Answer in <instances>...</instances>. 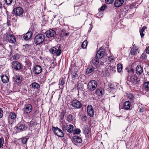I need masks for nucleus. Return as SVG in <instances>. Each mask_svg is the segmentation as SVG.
<instances>
[{"label":"nucleus","instance_id":"44","mask_svg":"<svg viewBox=\"0 0 149 149\" xmlns=\"http://www.w3.org/2000/svg\"><path fill=\"white\" fill-rule=\"evenodd\" d=\"M59 81V84L60 85L63 86L65 84V81L63 79H61Z\"/></svg>","mask_w":149,"mask_h":149},{"label":"nucleus","instance_id":"46","mask_svg":"<svg viewBox=\"0 0 149 149\" xmlns=\"http://www.w3.org/2000/svg\"><path fill=\"white\" fill-rule=\"evenodd\" d=\"M128 98L131 100H133L134 99V97L132 94H129L128 96Z\"/></svg>","mask_w":149,"mask_h":149},{"label":"nucleus","instance_id":"9","mask_svg":"<svg viewBox=\"0 0 149 149\" xmlns=\"http://www.w3.org/2000/svg\"><path fill=\"white\" fill-rule=\"evenodd\" d=\"M71 105L75 108L77 109L80 108L82 106L81 102L76 99L72 100L71 102Z\"/></svg>","mask_w":149,"mask_h":149},{"label":"nucleus","instance_id":"37","mask_svg":"<svg viewBox=\"0 0 149 149\" xmlns=\"http://www.w3.org/2000/svg\"><path fill=\"white\" fill-rule=\"evenodd\" d=\"M123 68V66L121 64H118L117 65V69L118 72H120L121 71Z\"/></svg>","mask_w":149,"mask_h":149},{"label":"nucleus","instance_id":"53","mask_svg":"<svg viewBox=\"0 0 149 149\" xmlns=\"http://www.w3.org/2000/svg\"><path fill=\"white\" fill-rule=\"evenodd\" d=\"M110 89H109V90H110V91H111L112 90H113L114 89V88L112 86V84H110V87H109Z\"/></svg>","mask_w":149,"mask_h":149},{"label":"nucleus","instance_id":"15","mask_svg":"<svg viewBox=\"0 0 149 149\" xmlns=\"http://www.w3.org/2000/svg\"><path fill=\"white\" fill-rule=\"evenodd\" d=\"M105 54V52L104 49H99L97 52L96 57L98 58H101L104 56Z\"/></svg>","mask_w":149,"mask_h":149},{"label":"nucleus","instance_id":"20","mask_svg":"<svg viewBox=\"0 0 149 149\" xmlns=\"http://www.w3.org/2000/svg\"><path fill=\"white\" fill-rule=\"evenodd\" d=\"M131 105V103L129 101H126L124 104L123 108L126 110H128L130 108Z\"/></svg>","mask_w":149,"mask_h":149},{"label":"nucleus","instance_id":"47","mask_svg":"<svg viewBox=\"0 0 149 149\" xmlns=\"http://www.w3.org/2000/svg\"><path fill=\"white\" fill-rule=\"evenodd\" d=\"M106 2L108 4H111L112 3L113 1L114 0H105Z\"/></svg>","mask_w":149,"mask_h":149},{"label":"nucleus","instance_id":"41","mask_svg":"<svg viewBox=\"0 0 149 149\" xmlns=\"http://www.w3.org/2000/svg\"><path fill=\"white\" fill-rule=\"evenodd\" d=\"M28 139L25 137H23L21 139V141L22 143L25 144L26 143Z\"/></svg>","mask_w":149,"mask_h":149},{"label":"nucleus","instance_id":"45","mask_svg":"<svg viewBox=\"0 0 149 149\" xmlns=\"http://www.w3.org/2000/svg\"><path fill=\"white\" fill-rule=\"evenodd\" d=\"M19 58V56L18 54H15L13 57V59L14 60H16L18 59Z\"/></svg>","mask_w":149,"mask_h":149},{"label":"nucleus","instance_id":"48","mask_svg":"<svg viewBox=\"0 0 149 149\" xmlns=\"http://www.w3.org/2000/svg\"><path fill=\"white\" fill-rule=\"evenodd\" d=\"M15 17H14L12 18V20L13 22H15L17 21V17L16 16V15H15Z\"/></svg>","mask_w":149,"mask_h":149},{"label":"nucleus","instance_id":"60","mask_svg":"<svg viewBox=\"0 0 149 149\" xmlns=\"http://www.w3.org/2000/svg\"><path fill=\"white\" fill-rule=\"evenodd\" d=\"M14 16V15H13V17Z\"/></svg>","mask_w":149,"mask_h":149},{"label":"nucleus","instance_id":"25","mask_svg":"<svg viewBox=\"0 0 149 149\" xmlns=\"http://www.w3.org/2000/svg\"><path fill=\"white\" fill-rule=\"evenodd\" d=\"M69 34V33L67 32L64 29H62L60 32V36L62 37L68 36Z\"/></svg>","mask_w":149,"mask_h":149},{"label":"nucleus","instance_id":"8","mask_svg":"<svg viewBox=\"0 0 149 149\" xmlns=\"http://www.w3.org/2000/svg\"><path fill=\"white\" fill-rule=\"evenodd\" d=\"M6 38L7 41L10 43H13L16 41V39L15 36L10 34H7L6 36Z\"/></svg>","mask_w":149,"mask_h":149},{"label":"nucleus","instance_id":"52","mask_svg":"<svg viewBox=\"0 0 149 149\" xmlns=\"http://www.w3.org/2000/svg\"><path fill=\"white\" fill-rule=\"evenodd\" d=\"M141 57L142 59H146L147 58V56L144 54H143L141 55Z\"/></svg>","mask_w":149,"mask_h":149},{"label":"nucleus","instance_id":"39","mask_svg":"<svg viewBox=\"0 0 149 149\" xmlns=\"http://www.w3.org/2000/svg\"><path fill=\"white\" fill-rule=\"evenodd\" d=\"M109 69L112 72H116V68L114 66L110 65L109 67Z\"/></svg>","mask_w":149,"mask_h":149},{"label":"nucleus","instance_id":"55","mask_svg":"<svg viewBox=\"0 0 149 149\" xmlns=\"http://www.w3.org/2000/svg\"><path fill=\"white\" fill-rule=\"evenodd\" d=\"M146 52L147 54H149V46L146 49Z\"/></svg>","mask_w":149,"mask_h":149},{"label":"nucleus","instance_id":"58","mask_svg":"<svg viewBox=\"0 0 149 149\" xmlns=\"http://www.w3.org/2000/svg\"><path fill=\"white\" fill-rule=\"evenodd\" d=\"M92 26H90V30H88V32H90L91 31V30L92 29Z\"/></svg>","mask_w":149,"mask_h":149},{"label":"nucleus","instance_id":"18","mask_svg":"<svg viewBox=\"0 0 149 149\" xmlns=\"http://www.w3.org/2000/svg\"><path fill=\"white\" fill-rule=\"evenodd\" d=\"M13 80L14 82H15L18 85L20 84L22 81L20 77L18 75H15L14 77L13 78Z\"/></svg>","mask_w":149,"mask_h":149},{"label":"nucleus","instance_id":"59","mask_svg":"<svg viewBox=\"0 0 149 149\" xmlns=\"http://www.w3.org/2000/svg\"><path fill=\"white\" fill-rule=\"evenodd\" d=\"M89 132V130L88 129H87V130H86V133L87 134H88V133Z\"/></svg>","mask_w":149,"mask_h":149},{"label":"nucleus","instance_id":"38","mask_svg":"<svg viewBox=\"0 0 149 149\" xmlns=\"http://www.w3.org/2000/svg\"><path fill=\"white\" fill-rule=\"evenodd\" d=\"M65 116V114L63 112H62L59 116V120L60 121L63 122V120L64 117Z\"/></svg>","mask_w":149,"mask_h":149},{"label":"nucleus","instance_id":"42","mask_svg":"<svg viewBox=\"0 0 149 149\" xmlns=\"http://www.w3.org/2000/svg\"><path fill=\"white\" fill-rule=\"evenodd\" d=\"M5 3L8 5H10L12 3L13 0H4Z\"/></svg>","mask_w":149,"mask_h":149},{"label":"nucleus","instance_id":"26","mask_svg":"<svg viewBox=\"0 0 149 149\" xmlns=\"http://www.w3.org/2000/svg\"><path fill=\"white\" fill-rule=\"evenodd\" d=\"M16 116V114L15 113L13 112H10L8 116L9 118L13 120L15 119Z\"/></svg>","mask_w":149,"mask_h":149},{"label":"nucleus","instance_id":"50","mask_svg":"<svg viewBox=\"0 0 149 149\" xmlns=\"http://www.w3.org/2000/svg\"><path fill=\"white\" fill-rule=\"evenodd\" d=\"M3 111L1 108H0V118H1L3 117Z\"/></svg>","mask_w":149,"mask_h":149},{"label":"nucleus","instance_id":"30","mask_svg":"<svg viewBox=\"0 0 149 149\" xmlns=\"http://www.w3.org/2000/svg\"><path fill=\"white\" fill-rule=\"evenodd\" d=\"M32 87L34 89H38L40 87V85L36 82H33L31 84Z\"/></svg>","mask_w":149,"mask_h":149},{"label":"nucleus","instance_id":"12","mask_svg":"<svg viewBox=\"0 0 149 149\" xmlns=\"http://www.w3.org/2000/svg\"><path fill=\"white\" fill-rule=\"evenodd\" d=\"M72 141L76 145H77V143H81L82 141L81 138L78 136H74L72 138Z\"/></svg>","mask_w":149,"mask_h":149},{"label":"nucleus","instance_id":"17","mask_svg":"<svg viewBox=\"0 0 149 149\" xmlns=\"http://www.w3.org/2000/svg\"><path fill=\"white\" fill-rule=\"evenodd\" d=\"M124 2L123 0H115L114 3V6L116 7H119L122 5Z\"/></svg>","mask_w":149,"mask_h":149},{"label":"nucleus","instance_id":"27","mask_svg":"<svg viewBox=\"0 0 149 149\" xmlns=\"http://www.w3.org/2000/svg\"><path fill=\"white\" fill-rule=\"evenodd\" d=\"M2 81L3 83H7L9 81V78L6 75H3L1 76Z\"/></svg>","mask_w":149,"mask_h":149},{"label":"nucleus","instance_id":"49","mask_svg":"<svg viewBox=\"0 0 149 149\" xmlns=\"http://www.w3.org/2000/svg\"><path fill=\"white\" fill-rule=\"evenodd\" d=\"M107 6L105 5L102 6L101 8H100V9L101 10V11H103L106 8Z\"/></svg>","mask_w":149,"mask_h":149},{"label":"nucleus","instance_id":"19","mask_svg":"<svg viewBox=\"0 0 149 149\" xmlns=\"http://www.w3.org/2000/svg\"><path fill=\"white\" fill-rule=\"evenodd\" d=\"M32 34V32L28 31L24 35L23 38L25 40H28L31 37Z\"/></svg>","mask_w":149,"mask_h":149},{"label":"nucleus","instance_id":"24","mask_svg":"<svg viewBox=\"0 0 149 149\" xmlns=\"http://www.w3.org/2000/svg\"><path fill=\"white\" fill-rule=\"evenodd\" d=\"M99 58L97 57L96 56L93 58L91 62V63L94 65H97L99 63Z\"/></svg>","mask_w":149,"mask_h":149},{"label":"nucleus","instance_id":"56","mask_svg":"<svg viewBox=\"0 0 149 149\" xmlns=\"http://www.w3.org/2000/svg\"><path fill=\"white\" fill-rule=\"evenodd\" d=\"M108 60L110 61H113L114 59L113 58H111V57H109V58Z\"/></svg>","mask_w":149,"mask_h":149},{"label":"nucleus","instance_id":"36","mask_svg":"<svg viewBox=\"0 0 149 149\" xmlns=\"http://www.w3.org/2000/svg\"><path fill=\"white\" fill-rule=\"evenodd\" d=\"M4 144V139L2 136L0 138V148L3 147Z\"/></svg>","mask_w":149,"mask_h":149},{"label":"nucleus","instance_id":"34","mask_svg":"<svg viewBox=\"0 0 149 149\" xmlns=\"http://www.w3.org/2000/svg\"><path fill=\"white\" fill-rule=\"evenodd\" d=\"M88 42L87 40H84L82 43L81 47L83 49H85L87 46Z\"/></svg>","mask_w":149,"mask_h":149},{"label":"nucleus","instance_id":"43","mask_svg":"<svg viewBox=\"0 0 149 149\" xmlns=\"http://www.w3.org/2000/svg\"><path fill=\"white\" fill-rule=\"evenodd\" d=\"M81 131L79 129H76L74 131L73 133L79 134L80 133Z\"/></svg>","mask_w":149,"mask_h":149},{"label":"nucleus","instance_id":"22","mask_svg":"<svg viewBox=\"0 0 149 149\" xmlns=\"http://www.w3.org/2000/svg\"><path fill=\"white\" fill-rule=\"evenodd\" d=\"M95 68L92 66H89L87 69L86 71V74H88L94 71Z\"/></svg>","mask_w":149,"mask_h":149},{"label":"nucleus","instance_id":"2","mask_svg":"<svg viewBox=\"0 0 149 149\" xmlns=\"http://www.w3.org/2000/svg\"><path fill=\"white\" fill-rule=\"evenodd\" d=\"M26 123L25 121L21 122L16 126L17 131L18 132H21L26 130Z\"/></svg>","mask_w":149,"mask_h":149},{"label":"nucleus","instance_id":"4","mask_svg":"<svg viewBox=\"0 0 149 149\" xmlns=\"http://www.w3.org/2000/svg\"><path fill=\"white\" fill-rule=\"evenodd\" d=\"M97 85V82L95 80H91L90 81L88 85V89L90 91L95 90Z\"/></svg>","mask_w":149,"mask_h":149},{"label":"nucleus","instance_id":"23","mask_svg":"<svg viewBox=\"0 0 149 149\" xmlns=\"http://www.w3.org/2000/svg\"><path fill=\"white\" fill-rule=\"evenodd\" d=\"M136 69V73L137 74H140L143 72V69L141 66H138Z\"/></svg>","mask_w":149,"mask_h":149},{"label":"nucleus","instance_id":"14","mask_svg":"<svg viewBox=\"0 0 149 149\" xmlns=\"http://www.w3.org/2000/svg\"><path fill=\"white\" fill-rule=\"evenodd\" d=\"M45 34L47 37L49 38L54 37L56 34V32L54 30L52 29H50L47 31L45 32Z\"/></svg>","mask_w":149,"mask_h":149},{"label":"nucleus","instance_id":"51","mask_svg":"<svg viewBox=\"0 0 149 149\" xmlns=\"http://www.w3.org/2000/svg\"><path fill=\"white\" fill-rule=\"evenodd\" d=\"M129 74H132L134 72V70L133 69H131V70L128 71Z\"/></svg>","mask_w":149,"mask_h":149},{"label":"nucleus","instance_id":"57","mask_svg":"<svg viewBox=\"0 0 149 149\" xmlns=\"http://www.w3.org/2000/svg\"><path fill=\"white\" fill-rule=\"evenodd\" d=\"M3 5L2 3L0 2V8H1L2 7Z\"/></svg>","mask_w":149,"mask_h":149},{"label":"nucleus","instance_id":"3","mask_svg":"<svg viewBox=\"0 0 149 149\" xmlns=\"http://www.w3.org/2000/svg\"><path fill=\"white\" fill-rule=\"evenodd\" d=\"M33 107L30 104H26L23 109L24 114L26 115L28 114L31 113Z\"/></svg>","mask_w":149,"mask_h":149},{"label":"nucleus","instance_id":"21","mask_svg":"<svg viewBox=\"0 0 149 149\" xmlns=\"http://www.w3.org/2000/svg\"><path fill=\"white\" fill-rule=\"evenodd\" d=\"M143 90L146 92H149V81L145 82L143 84Z\"/></svg>","mask_w":149,"mask_h":149},{"label":"nucleus","instance_id":"33","mask_svg":"<svg viewBox=\"0 0 149 149\" xmlns=\"http://www.w3.org/2000/svg\"><path fill=\"white\" fill-rule=\"evenodd\" d=\"M97 94L98 95L101 96L104 94V90L103 89H98L96 91Z\"/></svg>","mask_w":149,"mask_h":149},{"label":"nucleus","instance_id":"7","mask_svg":"<svg viewBox=\"0 0 149 149\" xmlns=\"http://www.w3.org/2000/svg\"><path fill=\"white\" fill-rule=\"evenodd\" d=\"M11 66L12 68L16 70H20L22 67V65L20 63L16 61H13L12 63Z\"/></svg>","mask_w":149,"mask_h":149},{"label":"nucleus","instance_id":"35","mask_svg":"<svg viewBox=\"0 0 149 149\" xmlns=\"http://www.w3.org/2000/svg\"><path fill=\"white\" fill-rule=\"evenodd\" d=\"M73 116L71 114H70L67 116L66 120L68 122H71L73 120Z\"/></svg>","mask_w":149,"mask_h":149},{"label":"nucleus","instance_id":"10","mask_svg":"<svg viewBox=\"0 0 149 149\" xmlns=\"http://www.w3.org/2000/svg\"><path fill=\"white\" fill-rule=\"evenodd\" d=\"M13 12L16 15L19 16L23 13L24 11L22 8L18 7L14 8L13 9Z\"/></svg>","mask_w":149,"mask_h":149},{"label":"nucleus","instance_id":"11","mask_svg":"<svg viewBox=\"0 0 149 149\" xmlns=\"http://www.w3.org/2000/svg\"><path fill=\"white\" fill-rule=\"evenodd\" d=\"M138 78L137 76L136 75H133L129 77H128V80L132 84H134L135 82L136 84L138 83L139 80H138Z\"/></svg>","mask_w":149,"mask_h":149},{"label":"nucleus","instance_id":"29","mask_svg":"<svg viewBox=\"0 0 149 149\" xmlns=\"http://www.w3.org/2000/svg\"><path fill=\"white\" fill-rule=\"evenodd\" d=\"M67 129L66 130L68 132L72 133L73 132L74 126L73 125L70 124L68 125Z\"/></svg>","mask_w":149,"mask_h":149},{"label":"nucleus","instance_id":"1","mask_svg":"<svg viewBox=\"0 0 149 149\" xmlns=\"http://www.w3.org/2000/svg\"><path fill=\"white\" fill-rule=\"evenodd\" d=\"M45 38V36L42 34H39L36 36L34 38V42L36 45H40L43 43Z\"/></svg>","mask_w":149,"mask_h":149},{"label":"nucleus","instance_id":"6","mask_svg":"<svg viewBox=\"0 0 149 149\" xmlns=\"http://www.w3.org/2000/svg\"><path fill=\"white\" fill-rule=\"evenodd\" d=\"M53 130L54 133L58 136L63 137L64 136V133L63 131L61 129L58 127H53Z\"/></svg>","mask_w":149,"mask_h":149},{"label":"nucleus","instance_id":"40","mask_svg":"<svg viewBox=\"0 0 149 149\" xmlns=\"http://www.w3.org/2000/svg\"><path fill=\"white\" fill-rule=\"evenodd\" d=\"M77 72H72V80H74L75 79V77H78V74L77 73Z\"/></svg>","mask_w":149,"mask_h":149},{"label":"nucleus","instance_id":"31","mask_svg":"<svg viewBox=\"0 0 149 149\" xmlns=\"http://www.w3.org/2000/svg\"><path fill=\"white\" fill-rule=\"evenodd\" d=\"M69 125H68L66 123H64L62 124V128L63 130V131H65L67 128H68V126Z\"/></svg>","mask_w":149,"mask_h":149},{"label":"nucleus","instance_id":"54","mask_svg":"<svg viewBox=\"0 0 149 149\" xmlns=\"http://www.w3.org/2000/svg\"><path fill=\"white\" fill-rule=\"evenodd\" d=\"M26 72L27 73L29 74L30 72H31V70L30 69H26Z\"/></svg>","mask_w":149,"mask_h":149},{"label":"nucleus","instance_id":"13","mask_svg":"<svg viewBox=\"0 0 149 149\" xmlns=\"http://www.w3.org/2000/svg\"><path fill=\"white\" fill-rule=\"evenodd\" d=\"M42 71L41 67L38 65H35L33 68V71L36 74H38L40 73Z\"/></svg>","mask_w":149,"mask_h":149},{"label":"nucleus","instance_id":"32","mask_svg":"<svg viewBox=\"0 0 149 149\" xmlns=\"http://www.w3.org/2000/svg\"><path fill=\"white\" fill-rule=\"evenodd\" d=\"M147 29V27L146 26H144L142 28L140 31V34L141 38H143L144 34L143 33L144 30L145 29Z\"/></svg>","mask_w":149,"mask_h":149},{"label":"nucleus","instance_id":"5","mask_svg":"<svg viewBox=\"0 0 149 149\" xmlns=\"http://www.w3.org/2000/svg\"><path fill=\"white\" fill-rule=\"evenodd\" d=\"M49 51L51 53L54 55H56L57 56H59L60 55L61 51L60 47H59L58 49L54 47L49 49Z\"/></svg>","mask_w":149,"mask_h":149},{"label":"nucleus","instance_id":"16","mask_svg":"<svg viewBox=\"0 0 149 149\" xmlns=\"http://www.w3.org/2000/svg\"><path fill=\"white\" fill-rule=\"evenodd\" d=\"M87 109L88 115L91 117H93L94 115V111L92 106L89 105Z\"/></svg>","mask_w":149,"mask_h":149},{"label":"nucleus","instance_id":"28","mask_svg":"<svg viewBox=\"0 0 149 149\" xmlns=\"http://www.w3.org/2000/svg\"><path fill=\"white\" fill-rule=\"evenodd\" d=\"M138 50L136 46L133 45L131 49L130 53L132 55H134L136 53Z\"/></svg>","mask_w":149,"mask_h":149}]
</instances>
